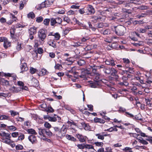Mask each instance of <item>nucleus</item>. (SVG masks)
Returning a JSON list of instances; mask_svg holds the SVG:
<instances>
[{"label": "nucleus", "mask_w": 152, "mask_h": 152, "mask_svg": "<svg viewBox=\"0 0 152 152\" xmlns=\"http://www.w3.org/2000/svg\"><path fill=\"white\" fill-rule=\"evenodd\" d=\"M104 68H102L103 69L104 72L108 75L110 74L111 76L115 77L116 78L118 77L117 75V72L116 70L113 67H110L109 66L105 67L104 66Z\"/></svg>", "instance_id": "obj_1"}, {"label": "nucleus", "mask_w": 152, "mask_h": 152, "mask_svg": "<svg viewBox=\"0 0 152 152\" xmlns=\"http://www.w3.org/2000/svg\"><path fill=\"white\" fill-rule=\"evenodd\" d=\"M126 28L122 25H120L115 27V34L118 36L123 35L126 32Z\"/></svg>", "instance_id": "obj_2"}, {"label": "nucleus", "mask_w": 152, "mask_h": 152, "mask_svg": "<svg viewBox=\"0 0 152 152\" xmlns=\"http://www.w3.org/2000/svg\"><path fill=\"white\" fill-rule=\"evenodd\" d=\"M47 31L46 30L41 29L38 32V37L39 39L43 41L46 37Z\"/></svg>", "instance_id": "obj_3"}, {"label": "nucleus", "mask_w": 152, "mask_h": 152, "mask_svg": "<svg viewBox=\"0 0 152 152\" xmlns=\"http://www.w3.org/2000/svg\"><path fill=\"white\" fill-rule=\"evenodd\" d=\"M88 68L90 70L91 69H92V71L93 73L95 74L98 72H97V70L102 68H104V66L103 65H101L99 66H97L93 64L91 65H89Z\"/></svg>", "instance_id": "obj_4"}, {"label": "nucleus", "mask_w": 152, "mask_h": 152, "mask_svg": "<svg viewBox=\"0 0 152 152\" xmlns=\"http://www.w3.org/2000/svg\"><path fill=\"white\" fill-rule=\"evenodd\" d=\"M81 75H78V76L81 78H85L87 75L90 74L91 73L90 70L88 68L87 69H81Z\"/></svg>", "instance_id": "obj_5"}, {"label": "nucleus", "mask_w": 152, "mask_h": 152, "mask_svg": "<svg viewBox=\"0 0 152 152\" xmlns=\"http://www.w3.org/2000/svg\"><path fill=\"white\" fill-rule=\"evenodd\" d=\"M23 60H20L21 66L20 69L21 71L20 73H23V72L26 71L28 70V67H27V64L24 62H23Z\"/></svg>", "instance_id": "obj_6"}, {"label": "nucleus", "mask_w": 152, "mask_h": 152, "mask_svg": "<svg viewBox=\"0 0 152 152\" xmlns=\"http://www.w3.org/2000/svg\"><path fill=\"white\" fill-rule=\"evenodd\" d=\"M131 75L129 74H126L123 75L122 77V79L125 83V86H128L129 85L128 83L127 82L128 78L130 77Z\"/></svg>", "instance_id": "obj_7"}, {"label": "nucleus", "mask_w": 152, "mask_h": 152, "mask_svg": "<svg viewBox=\"0 0 152 152\" xmlns=\"http://www.w3.org/2000/svg\"><path fill=\"white\" fill-rule=\"evenodd\" d=\"M88 11L86 12L88 15L94 14L95 12L94 9L91 5H88L87 7Z\"/></svg>", "instance_id": "obj_8"}, {"label": "nucleus", "mask_w": 152, "mask_h": 152, "mask_svg": "<svg viewBox=\"0 0 152 152\" xmlns=\"http://www.w3.org/2000/svg\"><path fill=\"white\" fill-rule=\"evenodd\" d=\"M76 136L80 142H83L86 141V136L79 134H76Z\"/></svg>", "instance_id": "obj_9"}, {"label": "nucleus", "mask_w": 152, "mask_h": 152, "mask_svg": "<svg viewBox=\"0 0 152 152\" xmlns=\"http://www.w3.org/2000/svg\"><path fill=\"white\" fill-rule=\"evenodd\" d=\"M95 81L94 80V81H91L90 83V86L92 88H95L100 86L99 83V80Z\"/></svg>", "instance_id": "obj_10"}, {"label": "nucleus", "mask_w": 152, "mask_h": 152, "mask_svg": "<svg viewBox=\"0 0 152 152\" xmlns=\"http://www.w3.org/2000/svg\"><path fill=\"white\" fill-rule=\"evenodd\" d=\"M54 115L56 117H51L50 116L49 117L48 120L49 121L52 122H56L57 120H58V122L61 120V118L59 117L58 115Z\"/></svg>", "instance_id": "obj_11"}, {"label": "nucleus", "mask_w": 152, "mask_h": 152, "mask_svg": "<svg viewBox=\"0 0 152 152\" xmlns=\"http://www.w3.org/2000/svg\"><path fill=\"white\" fill-rule=\"evenodd\" d=\"M37 32V28L34 26H33L29 29V34H35Z\"/></svg>", "instance_id": "obj_12"}, {"label": "nucleus", "mask_w": 152, "mask_h": 152, "mask_svg": "<svg viewBox=\"0 0 152 152\" xmlns=\"http://www.w3.org/2000/svg\"><path fill=\"white\" fill-rule=\"evenodd\" d=\"M105 62L106 64L108 65H111L112 66H113L115 65L114 61L113 59L106 60Z\"/></svg>", "instance_id": "obj_13"}, {"label": "nucleus", "mask_w": 152, "mask_h": 152, "mask_svg": "<svg viewBox=\"0 0 152 152\" xmlns=\"http://www.w3.org/2000/svg\"><path fill=\"white\" fill-rule=\"evenodd\" d=\"M29 140L32 143H35L37 141L36 137L34 135H31L28 137Z\"/></svg>", "instance_id": "obj_14"}, {"label": "nucleus", "mask_w": 152, "mask_h": 152, "mask_svg": "<svg viewBox=\"0 0 152 152\" xmlns=\"http://www.w3.org/2000/svg\"><path fill=\"white\" fill-rule=\"evenodd\" d=\"M66 137L68 140H71L73 142L77 141L76 139L71 135L66 134Z\"/></svg>", "instance_id": "obj_15"}, {"label": "nucleus", "mask_w": 152, "mask_h": 152, "mask_svg": "<svg viewBox=\"0 0 152 152\" xmlns=\"http://www.w3.org/2000/svg\"><path fill=\"white\" fill-rule=\"evenodd\" d=\"M48 45L54 48H56L57 46L54 40H50L48 42Z\"/></svg>", "instance_id": "obj_16"}, {"label": "nucleus", "mask_w": 152, "mask_h": 152, "mask_svg": "<svg viewBox=\"0 0 152 152\" xmlns=\"http://www.w3.org/2000/svg\"><path fill=\"white\" fill-rule=\"evenodd\" d=\"M94 120L95 123H100L103 124L105 122V121L103 119L97 118H94Z\"/></svg>", "instance_id": "obj_17"}, {"label": "nucleus", "mask_w": 152, "mask_h": 152, "mask_svg": "<svg viewBox=\"0 0 152 152\" xmlns=\"http://www.w3.org/2000/svg\"><path fill=\"white\" fill-rule=\"evenodd\" d=\"M39 134L43 136H45V133L46 130V129H42L41 128L38 129Z\"/></svg>", "instance_id": "obj_18"}, {"label": "nucleus", "mask_w": 152, "mask_h": 152, "mask_svg": "<svg viewBox=\"0 0 152 152\" xmlns=\"http://www.w3.org/2000/svg\"><path fill=\"white\" fill-rule=\"evenodd\" d=\"M76 23L79 26L82 27L83 29H88V27L83 23L81 22L78 20L76 21Z\"/></svg>", "instance_id": "obj_19"}, {"label": "nucleus", "mask_w": 152, "mask_h": 152, "mask_svg": "<svg viewBox=\"0 0 152 152\" xmlns=\"http://www.w3.org/2000/svg\"><path fill=\"white\" fill-rule=\"evenodd\" d=\"M132 44L134 46L136 47H139L142 46L143 45V42L142 41H140L137 43H132Z\"/></svg>", "instance_id": "obj_20"}, {"label": "nucleus", "mask_w": 152, "mask_h": 152, "mask_svg": "<svg viewBox=\"0 0 152 152\" xmlns=\"http://www.w3.org/2000/svg\"><path fill=\"white\" fill-rule=\"evenodd\" d=\"M65 134L64 133L62 132L61 130H60L56 134L57 136L58 137L62 138L64 137L65 135Z\"/></svg>", "instance_id": "obj_21"}, {"label": "nucleus", "mask_w": 152, "mask_h": 152, "mask_svg": "<svg viewBox=\"0 0 152 152\" xmlns=\"http://www.w3.org/2000/svg\"><path fill=\"white\" fill-rule=\"evenodd\" d=\"M25 138V135L24 134L21 132L19 133V135H18V138L17 140L19 141H22Z\"/></svg>", "instance_id": "obj_22"}, {"label": "nucleus", "mask_w": 152, "mask_h": 152, "mask_svg": "<svg viewBox=\"0 0 152 152\" xmlns=\"http://www.w3.org/2000/svg\"><path fill=\"white\" fill-rule=\"evenodd\" d=\"M11 45L10 42L8 41L7 39H5L4 43V46L5 48H7Z\"/></svg>", "instance_id": "obj_23"}, {"label": "nucleus", "mask_w": 152, "mask_h": 152, "mask_svg": "<svg viewBox=\"0 0 152 152\" xmlns=\"http://www.w3.org/2000/svg\"><path fill=\"white\" fill-rule=\"evenodd\" d=\"M123 62L125 64V67L126 68L129 67V64L130 63L129 60L126 58H124L123 59Z\"/></svg>", "instance_id": "obj_24"}, {"label": "nucleus", "mask_w": 152, "mask_h": 152, "mask_svg": "<svg viewBox=\"0 0 152 152\" xmlns=\"http://www.w3.org/2000/svg\"><path fill=\"white\" fill-rule=\"evenodd\" d=\"M31 83L32 85L34 86H38V81L35 78H33L32 79Z\"/></svg>", "instance_id": "obj_25"}, {"label": "nucleus", "mask_w": 152, "mask_h": 152, "mask_svg": "<svg viewBox=\"0 0 152 152\" xmlns=\"http://www.w3.org/2000/svg\"><path fill=\"white\" fill-rule=\"evenodd\" d=\"M0 82L3 83V85L8 86L9 85V81L4 78L1 79Z\"/></svg>", "instance_id": "obj_26"}, {"label": "nucleus", "mask_w": 152, "mask_h": 152, "mask_svg": "<svg viewBox=\"0 0 152 152\" xmlns=\"http://www.w3.org/2000/svg\"><path fill=\"white\" fill-rule=\"evenodd\" d=\"M50 25L52 26L57 25L56 20L55 18H52L50 19Z\"/></svg>", "instance_id": "obj_27"}, {"label": "nucleus", "mask_w": 152, "mask_h": 152, "mask_svg": "<svg viewBox=\"0 0 152 152\" xmlns=\"http://www.w3.org/2000/svg\"><path fill=\"white\" fill-rule=\"evenodd\" d=\"M95 74V79L94 80L95 81H98V80H99V83L100 82H101V79L100 77V74L99 73H97Z\"/></svg>", "instance_id": "obj_28"}, {"label": "nucleus", "mask_w": 152, "mask_h": 152, "mask_svg": "<svg viewBox=\"0 0 152 152\" xmlns=\"http://www.w3.org/2000/svg\"><path fill=\"white\" fill-rule=\"evenodd\" d=\"M127 69H128V70H125L124 71V73H127L129 72L130 73L133 74L134 72V71L133 70V68L132 67H129V66L128 68H126Z\"/></svg>", "instance_id": "obj_29"}, {"label": "nucleus", "mask_w": 152, "mask_h": 152, "mask_svg": "<svg viewBox=\"0 0 152 152\" xmlns=\"http://www.w3.org/2000/svg\"><path fill=\"white\" fill-rule=\"evenodd\" d=\"M27 132L29 134L35 135H36L37 134L35 131L34 129H28Z\"/></svg>", "instance_id": "obj_30"}, {"label": "nucleus", "mask_w": 152, "mask_h": 152, "mask_svg": "<svg viewBox=\"0 0 152 152\" xmlns=\"http://www.w3.org/2000/svg\"><path fill=\"white\" fill-rule=\"evenodd\" d=\"M10 138H2V139L3 140V142L8 144H10L11 140L10 139Z\"/></svg>", "instance_id": "obj_31"}, {"label": "nucleus", "mask_w": 152, "mask_h": 152, "mask_svg": "<svg viewBox=\"0 0 152 152\" xmlns=\"http://www.w3.org/2000/svg\"><path fill=\"white\" fill-rule=\"evenodd\" d=\"M50 20L48 18L45 19L43 22V23L45 26H48L49 25L50 22Z\"/></svg>", "instance_id": "obj_32"}, {"label": "nucleus", "mask_w": 152, "mask_h": 152, "mask_svg": "<svg viewBox=\"0 0 152 152\" xmlns=\"http://www.w3.org/2000/svg\"><path fill=\"white\" fill-rule=\"evenodd\" d=\"M125 115L127 116L132 118L133 119H134L135 118H136V117H134V116L132 114L128 112H125Z\"/></svg>", "instance_id": "obj_33"}, {"label": "nucleus", "mask_w": 152, "mask_h": 152, "mask_svg": "<svg viewBox=\"0 0 152 152\" xmlns=\"http://www.w3.org/2000/svg\"><path fill=\"white\" fill-rule=\"evenodd\" d=\"M82 124L83 125V126L84 127L85 130H88L90 129V127L88 124L83 122L82 123Z\"/></svg>", "instance_id": "obj_34"}, {"label": "nucleus", "mask_w": 152, "mask_h": 152, "mask_svg": "<svg viewBox=\"0 0 152 152\" xmlns=\"http://www.w3.org/2000/svg\"><path fill=\"white\" fill-rule=\"evenodd\" d=\"M149 7L148 6L145 5H141L138 7V9L140 10H147L149 9Z\"/></svg>", "instance_id": "obj_35"}, {"label": "nucleus", "mask_w": 152, "mask_h": 152, "mask_svg": "<svg viewBox=\"0 0 152 152\" xmlns=\"http://www.w3.org/2000/svg\"><path fill=\"white\" fill-rule=\"evenodd\" d=\"M52 133L50 131V130L46 129L45 133V135H46L48 137H50L52 135Z\"/></svg>", "instance_id": "obj_36"}, {"label": "nucleus", "mask_w": 152, "mask_h": 152, "mask_svg": "<svg viewBox=\"0 0 152 152\" xmlns=\"http://www.w3.org/2000/svg\"><path fill=\"white\" fill-rule=\"evenodd\" d=\"M10 117L8 116L5 115H1L0 116V120H9Z\"/></svg>", "instance_id": "obj_37"}, {"label": "nucleus", "mask_w": 152, "mask_h": 152, "mask_svg": "<svg viewBox=\"0 0 152 152\" xmlns=\"http://www.w3.org/2000/svg\"><path fill=\"white\" fill-rule=\"evenodd\" d=\"M79 65L80 66H83L86 64V62L84 60L80 59L77 61Z\"/></svg>", "instance_id": "obj_38"}, {"label": "nucleus", "mask_w": 152, "mask_h": 152, "mask_svg": "<svg viewBox=\"0 0 152 152\" xmlns=\"http://www.w3.org/2000/svg\"><path fill=\"white\" fill-rule=\"evenodd\" d=\"M6 137L5 138H11L10 133H6L5 132H3L2 137Z\"/></svg>", "instance_id": "obj_39"}, {"label": "nucleus", "mask_w": 152, "mask_h": 152, "mask_svg": "<svg viewBox=\"0 0 152 152\" xmlns=\"http://www.w3.org/2000/svg\"><path fill=\"white\" fill-rule=\"evenodd\" d=\"M27 16L29 18L33 19L35 18V15L33 12H31L28 14Z\"/></svg>", "instance_id": "obj_40"}, {"label": "nucleus", "mask_w": 152, "mask_h": 152, "mask_svg": "<svg viewBox=\"0 0 152 152\" xmlns=\"http://www.w3.org/2000/svg\"><path fill=\"white\" fill-rule=\"evenodd\" d=\"M95 136L97 137L98 139L101 140H103L104 139V137H103V135H102L101 133L96 134H95Z\"/></svg>", "instance_id": "obj_41"}, {"label": "nucleus", "mask_w": 152, "mask_h": 152, "mask_svg": "<svg viewBox=\"0 0 152 152\" xmlns=\"http://www.w3.org/2000/svg\"><path fill=\"white\" fill-rule=\"evenodd\" d=\"M45 110L48 113H53L54 112V110L51 107H48L45 109Z\"/></svg>", "instance_id": "obj_42"}, {"label": "nucleus", "mask_w": 152, "mask_h": 152, "mask_svg": "<svg viewBox=\"0 0 152 152\" xmlns=\"http://www.w3.org/2000/svg\"><path fill=\"white\" fill-rule=\"evenodd\" d=\"M60 130L66 134L67 132L66 126L64 125Z\"/></svg>", "instance_id": "obj_43"}, {"label": "nucleus", "mask_w": 152, "mask_h": 152, "mask_svg": "<svg viewBox=\"0 0 152 152\" xmlns=\"http://www.w3.org/2000/svg\"><path fill=\"white\" fill-rule=\"evenodd\" d=\"M82 44L83 43L82 42H77L74 43V44L73 45H72L74 47H77L80 46H82Z\"/></svg>", "instance_id": "obj_44"}, {"label": "nucleus", "mask_w": 152, "mask_h": 152, "mask_svg": "<svg viewBox=\"0 0 152 152\" xmlns=\"http://www.w3.org/2000/svg\"><path fill=\"white\" fill-rule=\"evenodd\" d=\"M84 147L85 148L88 149H94V150H95L93 146L91 145H89V144H85L84 145Z\"/></svg>", "instance_id": "obj_45"}, {"label": "nucleus", "mask_w": 152, "mask_h": 152, "mask_svg": "<svg viewBox=\"0 0 152 152\" xmlns=\"http://www.w3.org/2000/svg\"><path fill=\"white\" fill-rule=\"evenodd\" d=\"M43 18L42 16H40L36 18V21L38 23H39L42 22L43 21Z\"/></svg>", "instance_id": "obj_46"}, {"label": "nucleus", "mask_w": 152, "mask_h": 152, "mask_svg": "<svg viewBox=\"0 0 152 152\" xmlns=\"http://www.w3.org/2000/svg\"><path fill=\"white\" fill-rule=\"evenodd\" d=\"M7 127L8 129L11 131H15L17 129V128L13 126H8Z\"/></svg>", "instance_id": "obj_47"}, {"label": "nucleus", "mask_w": 152, "mask_h": 152, "mask_svg": "<svg viewBox=\"0 0 152 152\" xmlns=\"http://www.w3.org/2000/svg\"><path fill=\"white\" fill-rule=\"evenodd\" d=\"M55 68L56 69L61 70L62 69V67L61 65L58 64H56L55 66Z\"/></svg>", "instance_id": "obj_48"}, {"label": "nucleus", "mask_w": 152, "mask_h": 152, "mask_svg": "<svg viewBox=\"0 0 152 152\" xmlns=\"http://www.w3.org/2000/svg\"><path fill=\"white\" fill-rule=\"evenodd\" d=\"M57 22V25H59L61 24L62 22L61 19L59 17H58L55 18Z\"/></svg>", "instance_id": "obj_49"}, {"label": "nucleus", "mask_w": 152, "mask_h": 152, "mask_svg": "<svg viewBox=\"0 0 152 152\" xmlns=\"http://www.w3.org/2000/svg\"><path fill=\"white\" fill-rule=\"evenodd\" d=\"M44 126L45 128L49 129L51 127V126L50 124L47 122H46L44 123Z\"/></svg>", "instance_id": "obj_50"}, {"label": "nucleus", "mask_w": 152, "mask_h": 152, "mask_svg": "<svg viewBox=\"0 0 152 152\" xmlns=\"http://www.w3.org/2000/svg\"><path fill=\"white\" fill-rule=\"evenodd\" d=\"M54 36L56 40H58L60 38V34L58 33H56L54 34Z\"/></svg>", "instance_id": "obj_51"}, {"label": "nucleus", "mask_w": 152, "mask_h": 152, "mask_svg": "<svg viewBox=\"0 0 152 152\" xmlns=\"http://www.w3.org/2000/svg\"><path fill=\"white\" fill-rule=\"evenodd\" d=\"M41 74L42 75H45L47 74L48 73V72L46 69H42L41 71Z\"/></svg>", "instance_id": "obj_52"}, {"label": "nucleus", "mask_w": 152, "mask_h": 152, "mask_svg": "<svg viewBox=\"0 0 152 152\" xmlns=\"http://www.w3.org/2000/svg\"><path fill=\"white\" fill-rule=\"evenodd\" d=\"M123 150L125 151V152H133L131 150V148L129 147H126L123 149Z\"/></svg>", "instance_id": "obj_53"}, {"label": "nucleus", "mask_w": 152, "mask_h": 152, "mask_svg": "<svg viewBox=\"0 0 152 152\" xmlns=\"http://www.w3.org/2000/svg\"><path fill=\"white\" fill-rule=\"evenodd\" d=\"M110 31L109 29H106L103 32V34L104 35H108L110 34Z\"/></svg>", "instance_id": "obj_54"}, {"label": "nucleus", "mask_w": 152, "mask_h": 152, "mask_svg": "<svg viewBox=\"0 0 152 152\" xmlns=\"http://www.w3.org/2000/svg\"><path fill=\"white\" fill-rule=\"evenodd\" d=\"M10 112L11 113V115L12 116H14L17 115H19V113L15 112L13 110H10Z\"/></svg>", "instance_id": "obj_55"}, {"label": "nucleus", "mask_w": 152, "mask_h": 152, "mask_svg": "<svg viewBox=\"0 0 152 152\" xmlns=\"http://www.w3.org/2000/svg\"><path fill=\"white\" fill-rule=\"evenodd\" d=\"M107 130L110 132H111L113 131L116 132L118 131V129L116 128H115L114 127H111L110 128V129H107Z\"/></svg>", "instance_id": "obj_56"}, {"label": "nucleus", "mask_w": 152, "mask_h": 152, "mask_svg": "<svg viewBox=\"0 0 152 152\" xmlns=\"http://www.w3.org/2000/svg\"><path fill=\"white\" fill-rule=\"evenodd\" d=\"M84 145L80 144H77V145L79 149H83L85 148Z\"/></svg>", "instance_id": "obj_57"}, {"label": "nucleus", "mask_w": 152, "mask_h": 152, "mask_svg": "<svg viewBox=\"0 0 152 152\" xmlns=\"http://www.w3.org/2000/svg\"><path fill=\"white\" fill-rule=\"evenodd\" d=\"M138 140L139 142L144 145H147L148 144V142L145 140H143L142 139L141 140L140 139H138Z\"/></svg>", "instance_id": "obj_58"}, {"label": "nucleus", "mask_w": 152, "mask_h": 152, "mask_svg": "<svg viewBox=\"0 0 152 152\" xmlns=\"http://www.w3.org/2000/svg\"><path fill=\"white\" fill-rule=\"evenodd\" d=\"M64 20L68 23H69L70 21V19L68 17L66 16H64Z\"/></svg>", "instance_id": "obj_59"}, {"label": "nucleus", "mask_w": 152, "mask_h": 152, "mask_svg": "<svg viewBox=\"0 0 152 152\" xmlns=\"http://www.w3.org/2000/svg\"><path fill=\"white\" fill-rule=\"evenodd\" d=\"M138 31L140 33H145L146 32V29L145 28L144 29L142 28H139L138 30Z\"/></svg>", "instance_id": "obj_60"}, {"label": "nucleus", "mask_w": 152, "mask_h": 152, "mask_svg": "<svg viewBox=\"0 0 152 152\" xmlns=\"http://www.w3.org/2000/svg\"><path fill=\"white\" fill-rule=\"evenodd\" d=\"M94 144L97 146H102L103 143L102 142H96L94 143Z\"/></svg>", "instance_id": "obj_61"}, {"label": "nucleus", "mask_w": 152, "mask_h": 152, "mask_svg": "<svg viewBox=\"0 0 152 152\" xmlns=\"http://www.w3.org/2000/svg\"><path fill=\"white\" fill-rule=\"evenodd\" d=\"M23 148V146L20 145H18L16 146V148L17 150H22Z\"/></svg>", "instance_id": "obj_62"}, {"label": "nucleus", "mask_w": 152, "mask_h": 152, "mask_svg": "<svg viewBox=\"0 0 152 152\" xmlns=\"http://www.w3.org/2000/svg\"><path fill=\"white\" fill-rule=\"evenodd\" d=\"M19 133L18 132H14L12 133V136L13 137H15L18 136L19 135Z\"/></svg>", "instance_id": "obj_63"}, {"label": "nucleus", "mask_w": 152, "mask_h": 152, "mask_svg": "<svg viewBox=\"0 0 152 152\" xmlns=\"http://www.w3.org/2000/svg\"><path fill=\"white\" fill-rule=\"evenodd\" d=\"M30 71L31 73L32 74H33L37 71V69L33 67H31Z\"/></svg>", "instance_id": "obj_64"}]
</instances>
